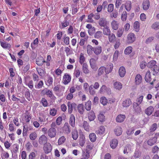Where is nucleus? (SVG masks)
Segmentation results:
<instances>
[{"mask_svg":"<svg viewBox=\"0 0 159 159\" xmlns=\"http://www.w3.org/2000/svg\"><path fill=\"white\" fill-rule=\"evenodd\" d=\"M113 68V66L112 64V65H110L108 66L107 68H106L104 66H102L98 70V75L99 76H101L104 73V70L107 73H109L112 70Z\"/></svg>","mask_w":159,"mask_h":159,"instance_id":"obj_1","label":"nucleus"},{"mask_svg":"<svg viewBox=\"0 0 159 159\" xmlns=\"http://www.w3.org/2000/svg\"><path fill=\"white\" fill-rule=\"evenodd\" d=\"M156 64L157 62L155 61L152 60L147 63V66L153 71V72H157V66Z\"/></svg>","mask_w":159,"mask_h":159,"instance_id":"obj_2","label":"nucleus"},{"mask_svg":"<svg viewBox=\"0 0 159 159\" xmlns=\"http://www.w3.org/2000/svg\"><path fill=\"white\" fill-rule=\"evenodd\" d=\"M159 136L158 133H156L155 134V136L149 139L147 141L148 144L149 146H152L157 141V137Z\"/></svg>","mask_w":159,"mask_h":159,"instance_id":"obj_3","label":"nucleus"},{"mask_svg":"<svg viewBox=\"0 0 159 159\" xmlns=\"http://www.w3.org/2000/svg\"><path fill=\"white\" fill-rule=\"evenodd\" d=\"M64 132L68 134L71 132L70 127L67 122H66L62 128Z\"/></svg>","mask_w":159,"mask_h":159,"instance_id":"obj_4","label":"nucleus"},{"mask_svg":"<svg viewBox=\"0 0 159 159\" xmlns=\"http://www.w3.org/2000/svg\"><path fill=\"white\" fill-rule=\"evenodd\" d=\"M127 42L129 43H132L134 42L135 40V35L133 33H130L127 36Z\"/></svg>","mask_w":159,"mask_h":159,"instance_id":"obj_5","label":"nucleus"},{"mask_svg":"<svg viewBox=\"0 0 159 159\" xmlns=\"http://www.w3.org/2000/svg\"><path fill=\"white\" fill-rule=\"evenodd\" d=\"M71 77L70 75L66 73L64 74L63 78V82L64 84H68L71 80Z\"/></svg>","mask_w":159,"mask_h":159,"instance_id":"obj_6","label":"nucleus"},{"mask_svg":"<svg viewBox=\"0 0 159 159\" xmlns=\"http://www.w3.org/2000/svg\"><path fill=\"white\" fill-rule=\"evenodd\" d=\"M56 133L57 131L55 128H50L48 131V135L51 138L55 137Z\"/></svg>","mask_w":159,"mask_h":159,"instance_id":"obj_7","label":"nucleus"},{"mask_svg":"<svg viewBox=\"0 0 159 159\" xmlns=\"http://www.w3.org/2000/svg\"><path fill=\"white\" fill-rule=\"evenodd\" d=\"M138 103L134 102L133 103V107L134 110L137 113H140L142 112L141 109Z\"/></svg>","mask_w":159,"mask_h":159,"instance_id":"obj_8","label":"nucleus"},{"mask_svg":"<svg viewBox=\"0 0 159 159\" xmlns=\"http://www.w3.org/2000/svg\"><path fill=\"white\" fill-rule=\"evenodd\" d=\"M43 150L46 154H48L51 152L52 150V147L51 144L49 143L46 144L43 147Z\"/></svg>","mask_w":159,"mask_h":159,"instance_id":"obj_9","label":"nucleus"},{"mask_svg":"<svg viewBox=\"0 0 159 159\" xmlns=\"http://www.w3.org/2000/svg\"><path fill=\"white\" fill-rule=\"evenodd\" d=\"M48 139L47 137L44 135H42L39 139V142L41 144H47Z\"/></svg>","mask_w":159,"mask_h":159,"instance_id":"obj_10","label":"nucleus"},{"mask_svg":"<svg viewBox=\"0 0 159 159\" xmlns=\"http://www.w3.org/2000/svg\"><path fill=\"white\" fill-rule=\"evenodd\" d=\"M45 62V61L44 60L43 57H38L36 59V63L39 66H42L43 63Z\"/></svg>","mask_w":159,"mask_h":159,"instance_id":"obj_11","label":"nucleus"},{"mask_svg":"<svg viewBox=\"0 0 159 159\" xmlns=\"http://www.w3.org/2000/svg\"><path fill=\"white\" fill-rule=\"evenodd\" d=\"M115 134L117 136H119L122 134V130L121 127L116 126L114 130Z\"/></svg>","mask_w":159,"mask_h":159,"instance_id":"obj_12","label":"nucleus"},{"mask_svg":"<svg viewBox=\"0 0 159 159\" xmlns=\"http://www.w3.org/2000/svg\"><path fill=\"white\" fill-rule=\"evenodd\" d=\"M107 21L106 19L103 18H100L98 21V24L101 27H104L107 26Z\"/></svg>","mask_w":159,"mask_h":159,"instance_id":"obj_13","label":"nucleus"},{"mask_svg":"<svg viewBox=\"0 0 159 159\" xmlns=\"http://www.w3.org/2000/svg\"><path fill=\"white\" fill-rule=\"evenodd\" d=\"M90 65L91 67L94 70H96L97 69V67L96 61L94 58H91L89 61Z\"/></svg>","mask_w":159,"mask_h":159,"instance_id":"obj_14","label":"nucleus"},{"mask_svg":"<svg viewBox=\"0 0 159 159\" xmlns=\"http://www.w3.org/2000/svg\"><path fill=\"white\" fill-rule=\"evenodd\" d=\"M150 6V2L149 0H144L143 2V8L144 10H147Z\"/></svg>","mask_w":159,"mask_h":159,"instance_id":"obj_15","label":"nucleus"},{"mask_svg":"<svg viewBox=\"0 0 159 159\" xmlns=\"http://www.w3.org/2000/svg\"><path fill=\"white\" fill-rule=\"evenodd\" d=\"M96 116L94 111L91 110L88 114V119L90 121H92L95 119Z\"/></svg>","mask_w":159,"mask_h":159,"instance_id":"obj_16","label":"nucleus"},{"mask_svg":"<svg viewBox=\"0 0 159 159\" xmlns=\"http://www.w3.org/2000/svg\"><path fill=\"white\" fill-rule=\"evenodd\" d=\"M118 141L117 139H113L110 143V145L111 147L113 149H115L117 146Z\"/></svg>","mask_w":159,"mask_h":159,"instance_id":"obj_17","label":"nucleus"},{"mask_svg":"<svg viewBox=\"0 0 159 159\" xmlns=\"http://www.w3.org/2000/svg\"><path fill=\"white\" fill-rule=\"evenodd\" d=\"M125 73L126 71L125 68L123 66L120 67L119 70V74L120 76L122 77H124Z\"/></svg>","mask_w":159,"mask_h":159,"instance_id":"obj_18","label":"nucleus"},{"mask_svg":"<svg viewBox=\"0 0 159 159\" xmlns=\"http://www.w3.org/2000/svg\"><path fill=\"white\" fill-rule=\"evenodd\" d=\"M154 110V108L152 106H150L145 109V113L148 116L152 114Z\"/></svg>","mask_w":159,"mask_h":159,"instance_id":"obj_19","label":"nucleus"},{"mask_svg":"<svg viewBox=\"0 0 159 159\" xmlns=\"http://www.w3.org/2000/svg\"><path fill=\"white\" fill-rule=\"evenodd\" d=\"M69 124L73 127H74L75 125V118L74 116L71 115L69 119Z\"/></svg>","mask_w":159,"mask_h":159,"instance_id":"obj_20","label":"nucleus"},{"mask_svg":"<svg viewBox=\"0 0 159 159\" xmlns=\"http://www.w3.org/2000/svg\"><path fill=\"white\" fill-rule=\"evenodd\" d=\"M125 118V115L120 114L117 116L116 118V120L117 122L121 123L124 121Z\"/></svg>","mask_w":159,"mask_h":159,"instance_id":"obj_21","label":"nucleus"},{"mask_svg":"<svg viewBox=\"0 0 159 159\" xmlns=\"http://www.w3.org/2000/svg\"><path fill=\"white\" fill-rule=\"evenodd\" d=\"M0 44L1 46L4 49H9L11 47V45L9 43L6 42H3L1 40Z\"/></svg>","mask_w":159,"mask_h":159,"instance_id":"obj_22","label":"nucleus"},{"mask_svg":"<svg viewBox=\"0 0 159 159\" xmlns=\"http://www.w3.org/2000/svg\"><path fill=\"white\" fill-rule=\"evenodd\" d=\"M88 66L86 63H84L82 66V70L83 72L85 74H89L90 73V71L88 69Z\"/></svg>","mask_w":159,"mask_h":159,"instance_id":"obj_23","label":"nucleus"},{"mask_svg":"<svg viewBox=\"0 0 159 159\" xmlns=\"http://www.w3.org/2000/svg\"><path fill=\"white\" fill-rule=\"evenodd\" d=\"M136 129V127L135 126H133L129 128L128 129H127L126 133L129 136L132 135L134 133V131Z\"/></svg>","mask_w":159,"mask_h":159,"instance_id":"obj_24","label":"nucleus"},{"mask_svg":"<svg viewBox=\"0 0 159 159\" xmlns=\"http://www.w3.org/2000/svg\"><path fill=\"white\" fill-rule=\"evenodd\" d=\"M122 104L124 107H127L132 104V102L130 99L128 98L125 100Z\"/></svg>","mask_w":159,"mask_h":159,"instance_id":"obj_25","label":"nucleus"},{"mask_svg":"<svg viewBox=\"0 0 159 159\" xmlns=\"http://www.w3.org/2000/svg\"><path fill=\"white\" fill-rule=\"evenodd\" d=\"M142 78L140 74H137L135 78V83L136 84L139 85L142 82Z\"/></svg>","mask_w":159,"mask_h":159,"instance_id":"obj_26","label":"nucleus"},{"mask_svg":"<svg viewBox=\"0 0 159 159\" xmlns=\"http://www.w3.org/2000/svg\"><path fill=\"white\" fill-rule=\"evenodd\" d=\"M94 52L96 55H98L101 53L102 51V48L101 46H98L94 48Z\"/></svg>","mask_w":159,"mask_h":159,"instance_id":"obj_27","label":"nucleus"},{"mask_svg":"<svg viewBox=\"0 0 159 159\" xmlns=\"http://www.w3.org/2000/svg\"><path fill=\"white\" fill-rule=\"evenodd\" d=\"M145 80L147 82H149L151 81L152 79L151 78L150 72L149 70L146 73Z\"/></svg>","mask_w":159,"mask_h":159,"instance_id":"obj_28","label":"nucleus"},{"mask_svg":"<svg viewBox=\"0 0 159 159\" xmlns=\"http://www.w3.org/2000/svg\"><path fill=\"white\" fill-rule=\"evenodd\" d=\"M108 35L109 41L110 43H114L116 40V37L115 35L112 33Z\"/></svg>","mask_w":159,"mask_h":159,"instance_id":"obj_29","label":"nucleus"},{"mask_svg":"<svg viewBox=\"0 0 159 159\" xmlns=\"http://www.w3.org/2000/svg\"><path fill=\"white\" fill-rule=\"evenodd\" d=\"M94 48L91 45H88L87 46V50L88 54L89 55H91L93 53V51L94 52Z\"/></svg>","mask_w":159,"mask_h":159,"instance_id":"obj_30","label":"nucleus"},{"mask_svg":"<svg viewBox=\"0 0 159 159\" xmlns=\"http://www.w3.org/2000/svg\"><path fill=\"white\" fill-rule=\"evenodd\" d=\"M85 142V137L84 135H82L80 137L79 140V144L81 147H83L84 146Z\"/></svg>","mask_w":159,"mask_h":159,"instance_id":"obj_31","label":"nucleus"},{"mask_svg":"<svg viewBox=\"0 0 159 159\" xmlns=\"http://www.w3.org/2000/svg\"><path fill=\"white\" fill-rule=\"evenodd\" d=\"M105 91L107 92H110L111 90L110 89L107 88L106 85H103L100 89V92L102 93Z\"/></svg>","mask_w":159,"mask_h":159,"instance_id":"obj_32","label":"nucleus"},{"mask_svg":"<svg viewBox=\"0 0 159 159\" xmlns=\"http://www.w3.org/2000/svg\"><path fill=\"white\" fill-rule=\"evenodd\" d=\"M114 88L116 89L120 90L122 88L121 84L119 82H116L114 84Z\"/></svg>","mask_w":159,"mask_h":159,"instance_id":"obj_33","label":"nucleus"},{"mask_svg":"<svg viewBox=\"0 0 159 159\" xmlns=\"http://www.w3.org/2000/svg\"><path fill=\"white\" fill-rule=\"evenodd\" d=\"M61 25L62 26V28H65L69 25V23L68 21V19L67 17H65L64 20L63 22H61Z\"/></svg>","mask_w":159,"mask_h":159,"instance_id":"obj_34","label":"nucleus"},{"mask_svg":"<svg viewBox=\"0 0 159 159\" xmlns=\"http://www.w3.org/2000/svg\"><path fill=\"white\" fill-rule=\"evenodd\" d=\"M111 26L112 28L115 30H117L118 28V24L117 22L113 20L111 22Z\"/></svg>","mask_w":159,"mask_h":159,"instance_id":"obj_35","label":"nucleus"},{"mask_svg":"<svg viewBox=\"0 0 159 159\" xmlns=\"http://www.w3.org/2000/svg\"><path fill=\"white\" fill-rule=\"evenodd\" d=\"M77 108L80 114H83L84 111L83 105L82 104H79Z\"/></svg>","mask_w":159,"mask_h":159,"instance_id":"obj_36","label":"nucleus"},{"mask_svg":"<svg viewBox=\"0 0 159 159\" xmlns=\"http://www.w3.org/2000/svg\"><path fill=\"white\" fill-rule=\"evenodd\" d=\"M139 22L138 21L135 22L134 24V27L136 32H139Z\"/></svg>","mask_w":159,"mask_h":159,"instance_id":"obj_37","label":"nucleus"},{"mask_svg":"<svg viewBox=\"0 0 159 159\" xmlns=\"http://www.w3.org/2000/svg\"><path fill=\"white\" fill-rule=\"evenodd\" d=\"M89 137L91 142H94L96 140V134L94 133H92L89 134Z\"/></svg>","mask_w":159,"mask_h":159,"instance_id":"obj_38","label":"nucleus"},{"mask_svg":"<svg viewBox=\"0 0 159 159\" xmlns=\"http://www.w3.org/2000/svg\"><path fill=\"white\" fill-rule=\"evenodd\" d=\"M103 30V33L104 34L108 35L110 34V30L108 26H106Z\"/></svg>","mask_w":159,"mask_h":159,"instance_id":"obj_39","label":"nucleus"},{"mask_svg":"<svg viewBox=\"0 0 159 159\" xmlns=\"http://www.w3.org/2000/svg\"><path fill=\"white\" fill-rule=\"evenodd\" d=\"M98 120L101 122H103L105 120V116L102 114L100 113L98 116Z\"/></svg>","mask_w":159,"mask_h":159,"instance_id":"obj_40","label":"nucleus"},{"mask_svg":"<svg viewBox=\"0 0 159 159\" xmlns=\"http://www.w3.org/2000/svg\"><path fill=\"white\" fill-rule=\"evenodd\" d=\"M132 48L131 46L127 47L125 50L124 53L125 54H129L132 51Z\"/></svg>","mask_w":159,"mask_h":159,"instance_id":"obj_41","label":"nucleus"},{"mask_svg":"<svg viewBox=\"0 0 159 159\" xmlns=\"http://www.w3.org/2000/svg\"><path fill=\"white\" fill-rule=\"evenodd\" d=\"M91 101H88L85 104V108L87 111H89L91 108Z\"/></svg>","mask_w":159,"mask_h":159,"instance_id":"obj_42","label":"nucleus"},{"mask_svg":"<svg viewBox=\"0 0 159 159\" xmlns=\"http://www.w3.org/2000/svg\"><path fill=\"white\" fill-rule=\"evenodd\" d=\"M152 28L155 30L159 29V22H156L154 23L152 25Z\"/></svg>","mask_w":159,"mask_h":159,"instance_id":"obj_43","label":"nucleus"},{"mask_svg":"<svg viewBox=\"0 0 159 159\" xmlns=\"http://www.w3.org/2000/svg\"><path fill=\"white\" fill-rule=\"evenodd\" d=\"M68 111L69 114H71L73 111V107L71 102H68L67 103Z\"/></svg>","mask_w":159,"mask_h":159,"instance_id":"obj_44","label":"nucleus"},{"mask_svg":"<svg viewBox=\"0 0 159 159\" xmlns=\"http://www.w3.org/2000/svg\"><path fill=\"white\" fill-rule=\"evenodd\" d=\"M65 141L66 138L64 136L61 137L58 140V144L59 145H61L62 144L65 142Z\"/></svg>","mask_w":159,"mask_h":159,"instance_id":"obj_45","label":"nucleus"},{"mask_svg":"<svg viewBox=\"0 0 159 159\" xmlns=\"http://www.w3.org/2000/svg\"><path fill=\"white\" fill-rule=\"evenodd\" d=\"M83 156L84 157V158L88 159L90 156L89 152V150L87 149L86 150L85 152H83Z\"/></svg>","mask_w":159,"mask_h":159,"instance_id":"obj_46","label":"nucleus"},{"mask_svg":"<svg viewBox=\"0 0 159 159\" xmlns=\"http://www.w3.org/2000/svg\"><path fill=\"white\" fill-rule=\"evenodd\" d=\"M157 128V125L156 123H154L152 125L150 128V132H153L155 131Z\"/></svg>","mask_w":159,"mask_h":159,"instance_id":"obj_47","label":"nucleus"},{"mask_svg":"<svg viewBox=\"0 0 159 159\" xmlns=\"http://www.w3.org/2000/svg\"><path fill=\"white\" fill-rule=\"evenodd\" d=\"M37 137V135L35 132H33L31 133L30 135V139L32 140H34Z\"/></svg>","mask_w":159,"mask_h":159,"instance_id":"obj_48","label":"nucleus"},{"mask_svg":"<svg viewBox=\"0 0 159 159\" xmlns=\"http://www.w3.org/2000/svg\"><path fill=\"white\" fill-rule=\"evenodd\" d=\"M79 62L81 64H83L84 62L85 61V57L84 54L81 53L80 54L79 57Z\"/></svg>","mask_w":159,"mask_h":159,"instance_id":"obj_49","label":"nucleus"},{"mask_svg":"<svg viewBox=\"0 0 159 159\" xmlns=\"http://www.w3.org/2000/svg\"><path fill=\"white\" fill-rule=\"evenodd\" d=\"M46 95H48L50 98H52L53 99H55L56 98V97L53 94L52 91L49 90H47Z\"/></svg>","mask_w":159,"mask_h":159,"instance_id":"obj_50","label":"nucleus"},{"mask_svg":"<svg viewBox=\"0 0 159 159\" xmlns=\"http://www.w3.org/2000/svg\"><path fill=\"white\" fill-rule=\"evenodd\" d=\"M100 102L103 105H105L107 102V100L105 97H102L100 99Z\"/></svg>","mask_w":159,"mask_h":159,"instance_id":"obj_51","label":"nucleus"},{"mask_svg":"<svg viewBox=\"0 0 159 159\" xmlns=\"http://www.w3.org/2000/svg\"><path fill=\"white\" fill-rule=\"evenodd\" d=\"M25 97L29 101H30V94L29 89L26 90L25 93Z\"/></svg>","mask_w":159,"mask_h":159,"instance_id":"obj_52","label":"nucleus"},{"mask_svg":"<svg viewBox=\"0 0 159 159\" xmlns=\"http://www.w3.org/2000/svg\"><path fill=\"white\" fill-rule=\"evenodd\" d=\"M83 127L84 129L87 131L89 130V124L86 121H84L83 123Z\"/></svg>","mask_w":159,"mask_h":159,"instance_id":"obj_53","label":"nucleus"},{"mask_svg":"<svg viewBox=\"0 0 159 159\" xmlns=\"http://www.w3.org/2000/svg\"><path fill=\"white\" fill-rule=\"evenodd\" d=\"M127 17V13L126 11L123 12L121 15V19L122 21L126 20Z\"/></svg>","mask_w":159,"mask_h":159,"instance_id":"obj_54","label":"nucleus"},{"mask_svg":"<svg viewBox=\"0 0 159 159\" xmlns=\"http://www.w3.org/2000/svg\"><path fill=\"white\" fill-rule=\"evenodd\" d=\"M43 85V83L42 81H39L37 84L35 85V87L36 89H40L41 88Z\"/></svg>","mask_w":159,"mask_h":159,"instance_id":"obj_55","label":"nucleus"},{"mask_svg":"<svg viewBox=\"0 0 159 159\" xmlns=\"http://www.w3.org/2000/svg\"><path fill=\"white\" fill-rule=\"evenodd\" d=\"M114 9V5L113 4H110L108 6L107 11L109 12H112Z\"/></svg>","mask_w":159,"mask_h":159,"instance_id":"obj_56","label":"nucleus"},{"mask_svg":"<svg viewBox=\"0 0 159 159\" xmlns=\"http://www.w3.org/2000/svg\"><path fill=\"white\" fill-rule=\"evenodd\" d=\"M72 136L74 139L76 140L78 138V135L77 131H73L72 132Z\"/></svg>","mask_w":159,"mask_h":159,"instance_id":"obj_57","label":"nucleus"},{"mask_svg":"<svg viewBox=\"0 0 159 159\" xmlns=\"http://www.w3.org/2000/svg\"><path fill=\"white\" fill-rule=\"evenodd\" d=\"M42 103L44 107H46L48 106V102L47 100L45 98H42L41 100Z\"/></svg>","mask_w":159,"mask_h":159,"instance_id":"obj_58","label":"nucleus"},{"mask_svg":"<svg viewBox=\"0 0 159 159\" xmlns=\"http://www.w3.org/2000/svg\"><path fill=\"white\" fill-rule=\"evenodd\" d=\"M62 121V118L61 116L58 117L56 120V122L57 125H60Z\"/></svg>","mask_w":159,"mask_h":159,"instance_id":"obj_59","label":"nucleus"},{"mask_svg":"<svg viewBox=\"0 0 159 159\" xmlns=\"http://www.w3.org/2000/svg\"><path fill=\"white\" fill-rule=\"evenodd\" d=\"M95 28L93 27L91 29L89 30H88V33L90 35H92V34L95 33Z\"/></svg>","mask_w":159,"mask_h":159,"instance_id":"obj_60","label":"nucleus"},{"mask_svg":"<svg viewBox=\"0 0 159 159\" xmlns=\"http://www.w3.org/2000/svg\"><path fill=\"white\" fill-rule=\"evenodd\" d=\"M154 37L153 36H151L148 38L145 41V43L147 44L150 43L154 39Z\"/></svg>","mask_w":159,"mask_h":159,"instance_id":"obj_61","label":"nucleus"},{"mask_svg":"<svg viewBox=\"0 0 159 159\" xmlns=\"http://www.w3.org/2000/svg\"><path fill=\"white\" fill-rule=\"evenodd\" d=\"M124 29H119L117 31V36L119 37H120L122 35L124 32Z\"/></svg>","mask_w":159,"mask_h":159,"instance_id":"obj_62","label":"nucleus"},{"mask_svg":"<svg viewBox=\"0 0 159 159\" xmlns=\"http://www.w3.org/2000/svg\"><path fill=\"white\" fill-rule=\"evenodd\" d=\"M93 85H91L89 88V92L91 94L93 95L95 93V91L93 89Z\"/></svg>","mask_w":159,"mask_h":159,"instance_id":"obj_63","label":"nucleus"},{"mask_svg":"<svg viewBox=\"0 0 159 159\" xmlns=\"http://www.w3.org/2000/svg\"><path fill=\"white\" fill-rule=\"evenodd\" d=\"M36 70L39 75L41 76H43L44 72V70L41 68H37Z\"/></svg>","mask_w":159,"mask_h":159,"instance_id":"obj_64","label":"nucleus"}]
</instances>
